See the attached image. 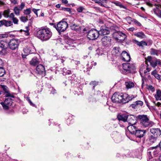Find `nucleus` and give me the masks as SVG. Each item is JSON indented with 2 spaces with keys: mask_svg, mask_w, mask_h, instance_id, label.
<instances>
[{
  "mask_svg": "<svg viewBox=\"0 0 161 161\" xmlns=\"http://www.w3.org/2000/svg\"><path fill=\"white\" fill-rule=\"evenodd\" d=\"M112 3L114 4L116 6H119L120 4V3L119 2H112Z\"/></svg>",
  "mask_w": 161,
  "mask_h": 161,
  "instance_id": "680f3d73",
  "label": "nucleus"
},
{
  "mask_svg": "<svg viewBox=\"0 0 161 161\" xmlns=\"http://www.w3.org/2000/svg\"><path fill=\"white\" fill-rule=\"evenodd\" d=\"M70 27L73 30L77 32H80V28L79 25L75 24L74 23H71L70 25Z\"/></svg>",
  "mask_w": 161,
  "mask_h": 161,
  "instance_id": "bb28decb",
  "label": "nucleus"
},
{
  "mask_svg": "<svg viewBox=\"0 0 161 161\" xmlns=\"http://www.w3.org/2000/svg\"><path fill=\"white\" fill-rule=\"evenodd\" d=\"M150 131L152 135L157 137H159L161 135V130L159 128H151L150 129Z\"/></svg>",
  "mask_w": 161,
  "mask_h": 161,
  "instance_id": "f3484780",
  "label": "nucleus"
},
{
  "mask_svg": "<svg viewBox=\"0 0 161 161\" xmlns=\"http://www.w3.org/2000/svg\"><path fill=\"white\" fill-rule=\"evenodd\" d=\"M146 4L151 7H152L153 6V4L151 3V2H150V1L149 0H148V1L146 3Z\"/></svg>",
  "mask_w": 161,
  "mask_h": 161,
  "instance_id": "5fc2aeb1",
  "label": "nucleus"
},
{
  "mask_svg": "<svg viewBox=\"0 0 161 161\" xmlns=\"http://www.w3.org/2000/svg\"><path fill=\"white\" fill-rule=\"evenodd\" d=\"M147 65V66L146 67L147 68H146V69L144 71V74H146L147 73V72H149L151 70V68L148 67V65Z\"/></svg>",
  "mask_w": 161,
  "mask_h": 161,
  "instance_id": "864d4df0",
  "label": "nucleus"
},
{
  "mask_svg": "<svg viewBox=\"0 0 161 161\" xmlns=\"http://www.w3.org/2000/svg\"><path fill=\"white\" fill-rule=\"evenodd\" d=\"M31 9L28 8L24 10V13L26 15H29L31 13Z\"/></svg>",
  "mask_w": 161,
  "mask_h": 161,
  "instance_id": "a18cd8bd",
  "label": "nucleus"
},
{
  "mask_svg": "<svg viewBox=\"0 0 161 161\" xmlns=\"http://www.w3.org/2000/svg\"><path fill=\"white\" fill-rule=\"evenodd\" d=\"M63 74L64 75H66L67 74H69L71 72L70 70H67L66 68H63Z\"/></svg>",
  "mask_w": 161,
  "mask_h": 161,
  "instance_id": "37998d69",
  "label": "nucleus"
},
{
  "mask_svg": "<svg viewBox=\"0 0 161 161\" xmlns=\"http://www.w3.org/2000/svg\"><path fill=\"white\" fill-rule=\"evenodd\" d=\"M158 147V145H157L156 146L151 147L149 148L147 155L149 159L152 158L153 157H158L159 154L161 153H159Z\"/></svg>",
  "mask_w": 161,
  "mask_h": 161,
  "instance_id": "7ed1b4c3",
  "label": "nucleus"
},
{
  "mask_svg": "<svg viewBox=\"0 0 161 161\" xmlns=\"http://www.w3.org/2000/svg\"><path fill=\"white\" fill-rule=\"evenodd\" d=\"M134 36L141 39L144 38L146 37L144 33L142 32H139L134 34Z\"/></svg>",
  "mask_w": 161,
  "mask_h": 161,
  "instance_id": "7c9ffc66",
  "label": "nucleus"
},
{
  "mask_svg": "<svg viewBox=\"0 0 161 161\" xmlns=\"http://www.w3.org/2000/svg\"><path fill=\"white\" fill-rule=\"evenodd\" d=\"M5 74L4 69L3 67H0V77L3 76Z\"/></svg>",
  "mask_w": 161,
  "mask_h": 161,
  "instance_id": "58836bf2",
  "label": "nucleus"
},
{
  "mask_svg": "<svg viewBox=\"0 0 161 161\" xmlns=\"http://www.w3.org/2000/svg\"><path fill=\"white\" fill-rule=\"evenodd\" d=\"M123 69L126 72L131 73L136 69L134 65L126 63L122 64Z\"/></svg>",
  "mask_w": 161,
  "mask_h": 161,
  "instance_id": "9d476101",
  "label": "nucleus"
},
{
  "mask_svg": "<svg viewBox=\"0 0 161 161\" xmlns=\"http://www.w3.org/2000/svg\"><path fill=\"white\" fill-rule=\"evenodd\" d=\"M8 46V42L6 39L0 40V47L2 48L0 50V56L4 55L7 53L6 50Z\"/></svg>",
  "mask_w": 161,
  "mask_h": 161,
  "instance_id": "1a4fd4ad",
  "label": "nucleus"
},
{
  "mask_svg": "<svg viewBox=\"0 0 161 161\" xmlns=\"http://www.w3.org/2000/svg\"><path fill=\"white\" fill-rule=\"evenodd\" d=\"M157 74L156 70L155 69L151 73V75L154 76Z\"/></svg>",
  "mask_w": 161,
  "mask_h": 161,
  "instance_id": "e2e57ef3",
  "label": "nucleus"
},
{
  "mask_svg": "<svg viewBox=\"0 0 161 161\" xmlns=\"http://www.w3.org/2000/svg\"><path fill=\"white\" fill-rule=\"evenodd\" d=\"M135 104L137 107L139 106H142L143 105V102L141 101H137L135 102Z\"/></svg>",
  "mask_w": 161,
  "mask_h": 161,
  "instance_id": "09e8293b",
  "label": "nucleus"
},
{
  "mask_svg": "<svg viewBox=\"0 0 161 161\" xmlns=\"http://www.w3.org/2000/svg\"><path fill=\"white\" fill-rule=\"evenodd\" d=\"M97 64L96 62H88V64H87V71H89L91 69L93 65L95 66Z\"/></svg>",
  "mask_w": 161,
  "mask_h": 161,
  "instance_id": "e433bc0d",
  "label": "nucleus"
},
{
  "mask_svg": "<svg viewBox=\"0 0 161 161\" xmlns=\"http://www.w3.org/2000/svg\"><path fill=\"white\" fill-rule=\"evenodd\" d=\"M56 93V90L54 88H52V90H51V93L54 94Z\"/></svg>",
  "mask_w": 161,
  "mask_h": 161,
  "instance_id": "13d9d810",
  "label": "nucleus"
},
{
  "mask_svg": "<svg viewBox=\"0 0 161 161\" xmlns=\"http://www.w3.org/2000/svg\"><path fill=\"white\" fill-rule=\"evenodd\" d=\"M150 54L152 55L158 56L160 54V51L153 48H151L150 51Z\"/></svg>",
  "mask_w": 161,
  "mask_h": 161,
  "instance_id": "473e14b6",
  "label": "nucleus"
},
{
  "mask_svg": "<svg viewBox=\"0 0 161 161\" xmlns=\"http://www.w3.org/2000/svg\"><path fill=\"white\" fill-rule=\"evenodd\" d=\"M121 59L123 61L129 62L130 60V57L129 53L125 51H123L121 55Z\"/></svg>",
  "mask_w": 161,
  "mask_h": 161,
  "instance_id": "4468645a",
  "label": "nucleus"
},
{
  "mask_svg": "<svg viewBox=\"0 0 161 161\" xmlns=\"http://www.w3.org/2000/svg\"><path fill=\"white\" fill-rule=\"evenodd\" d=\"M126 20L127 21H131L132 22L134 23L136 25L138 26H141V24L138 21L136 20V19L132 18L130 17H128L126 18Z\"/></svg>",
  "mask_w": 161,
  "mask_h": 161,
  "instance_id": "cd10ccee",
  "label": "nucleus"
},
{
  "mask_svg": "<svg viewBox=\"0 0 161 161\" xmlns=\"http://www.w3.org/2000/svg\"><path fill=\"white\" fill-rule=\"evenodd\" d=\"M19 44V40L17 39H13L8 42L9 48L12 50H17Z\"/></svg>",
  "mask_w": 161,
  "mask_h": 161,
  "instance_id": "6e6552de",
  "label": "nucleus"
},
{
  "mask_svg": "<svg viewBox=\"0 0 161 161\" xmlns=\"http://www.w3.org/2000/svg\"><path fill=\"white\" fill-rule=\"evenodd\" d=\"M132 42L139 47H143L144 46L147 45V43L145 42L142 41L141 42H139L135 39H133L132 40Z\"/></svg>",
  "mask_w": 161,
  "mask_h": 161,
  "instance_id": "393cba45",
  "label": "nucleus"
},
{
  "mask_svg": "<svg viewBox=\"0 0 161 161\" xmlns=\"http://www.w3.org/2000/svg\"><path fill=\"white\" fill-rule=\"evenodd\" d=\"M25 6V4L24 3H21L20 7L19 8L21 10H22L24 8Z\"/></svg>",
  "mask_w": 161,
  "mask_h": 161,
  "instance_id": "6e6d98bb",
  "label": "nucleus"
},
{
  "mask_svg": "<svg viewBox=\"0 0 161 161\" xmlns=\"http://www.w3.org/2000/svg\"><path fill=\"white\" fill-rule=\"evenodd\" d=\"M84 8L82 6H80L77 9V10L79 13L82 12Z\"/></svg>",
  "mask_w": 161,
  "mask_h": 161,
  "instance_id": "3c124183",
  "label": "nucleus"
},
{
  "mask_svg": "<svg viewBox=\"0 0 161 161\" xmlns=\"http://www.w3.org/2000/svg\"><path fill=\"white\" fill-rule=\"evenodd\" d=\"M145 133V130H139L137 129L134 134H135L137 137L141 138L143 136Z\"/></svg>",
  "mask_w": 161,
  "mask_h": 161,
  "instance_id": "412c9836",
  "label": "nucleus"
},
{
  "mask_svg": "<svg viewBox=\"0 0 161 161\" xmlns=\"http://www.w3.org/2000/svg\"><path fill=\"white\" fill-rule=\"evenodd\" d=\"M36 70L38 74L44 76L46 74L45 67L42 64H39L37 65Z\"/></svg>",
  "mask_w": 161,
  "mask_h": 161,
  "instance_id": "f8f14e48",
  "label": "nucleus"
},
{
  "mask_svg": "<svg viewBox=\"0 0 161 161\" xmlns=\"http://www.w3.org/2000/svg\"><path fill=\"white\" fill-rule=\"evenodd\" d=\"M40 63L39 59L36 57L33 58L30 61V64L33 66H36Z\"/></svg>",
  "mask_w": 161,
  "mask_h": 161,
  "instance_id": "a878e982",
  "label": "nucleus"
},
{
  "mask_svg": "<svg viewBox=\"0 0 161 161\" xmlns=\"http://www.w3.org/2000/svg\"><path fill=\"white\" fill-rule=\"evenodd\" d=\"M154 97L157 101L161 100V91L160 90H158L157 91L156 94L155 95Z\"/></svg>",
  "mask_w": 161,
  "mask_h": 161,
  "instance_id": "f704fd0d",
  "label": "nucleus"
},
{
  "mask_svg": "<svg viewBox=\"0 0 161 161\" xmlns=\"http://www.w3.org/2000/svg\"><path fill=\"white\" fill-rule=\"evenodd\" d=\"M9 10H5L3 12V15L6 18L9 17L10 18Z\"/></svg>",
  "mask_w": 161,
  "mask_h": 161,
  "instance_id": "79ce46f5",
  "label": "nucleus"
},
{
  "mask_svg": "<svg viewBox=\"0 0 161 161\" xmlns=\"http://www.w3.org/2000/svg\"><path fill=\"white\" fill-rule=\"evenodd\" d=\"M12 103V99L10 98H6L4 102H1L0 104L4 109L7 110L9 109V106H11Z\"/></svg>",
  "mask_w": 161,
  "mask_h": 161,
  "instance_id": "9b49d317",
  "label": "nucleus"
},
{
  "mask_svg": "<svg viewBox=\"0 0 161 161\" xmlns=\"http://www.w3.org/2000/svg\"><path fill=\"white\" fill-rule=\"evenodd\" d=\"M99 36V32L95 29H91L87 32V37L89 40H94L97 39Z\"/></svg>",
  "mask_w": 161,
  "mask_h": 161,
  "instance_id": "0eeeda50",
  "label": "nucleus"
},
{
  "mask_svg": "<svg viewBox=\"0 0 161 161\" xmlns=\"http://www.w3.org/2000/svg\"><path fill=\"white\" fill-rule=\"evenodd\" d=\"M30 29L28 26H26L25 27V30H23V31L25 32V35L26 36L29 35V31Z\"/></svg>",
  "mask_w": 161,
  "mask_h": 161,
  "instance_id": "de8ad7c7",
  "label": "nucleus"
},
{
  "mask_svg": "<svg viewBox=\"0 0 161 161\" xmlns=\"http://www.w3.org/2000/svg\"><path fill=\"white\" fill-rule=\"evenodd\" d=\"M153 11L157 16L161 18V9H160L158 7H156L153 9Z\"/></svg>",
  "mask_w": 161,
  "mask_h": 161,
  "instance_id": "2f4dec72",
  "label": "nucleus"
},
{
  "mask_svg": "<svg viewBox=\"0 0 161 161\" xmlns=\"http://www.w3.org/2000/svg\"><path fill=\"white\" fill-rule=\"evenodd\" d=\"M35 50V48L33 46L27 47L23 49V51L25 55L27 56L31 53H32Z\"/></svg>",
  "mask_w": 161,
  "mask_h": 161,
  "instance_id": "dca6fc26",
  "label": "nucleus"
},
{
  "mask_svg": "<svg viewBox=\"0 0 161 161\" xmlns=\"http://www.w3.org/2000/svg\"><path fill=\"white\" fill-rule=\"evenodd\" d=\"M10 18L11 19L13 23L15 24H18L19 20L16 17H14V15L13 13H11L10 14Z\"/></svg>",
  "mask_w": 161,
  "mask_h": 161,
  "instance_id": "c85d7f7f",
  "label": "nucleus"
},
{
  "mask_svg": "<svg viewBox=\"0 0 161 161\" xmlns=\"http://www.w3.org/2000/svg\"><path fill=\"white\" fill-rule=\"evenodd\" d=\"M127 30L129 31H133L135 30V29L134 27H132L130 28L129 29H128Z\"/></svg>",
  "mask_w": 161,
  "mask_h": 161,
  "instance_id": "69168bd1",
  "label": "nucleus"
},
{
  "mask_svg": "<svg viewBox=\"0 0 161 161\" xmlns=\"http://www.w3.org/2000/svg\"><path fill=\"white\" fill-rule=\"evenodd\" d=\"M11 2L14 4H15L17 3L16 0H10Z\"/></svg>",
  "mask_w": 161,
  "mask_h": 161,
  "instance_id": "338daca9",
  "label": "nucleus"
},
{
  "mask_svg": "<svg viewBox=\"0 0 161 161\" xmlns=\"http://www.w3.org/2000/svg\"><path fill=\"white\" fill-rule=\"evenodd\" d=\"M61 9L64 11H67L69 12H71V10L70 8H62Z\"/></svg>",
  "mask_w": 161,
  "mask_h": 161,
  "instance_id": "8fccbe9b",
  "label": "nucleus"
},
{
  "mask_svg": "<svg viewBox=\"0 0 161 161\" xmlns=\"http://www.w3.org/2000/svg\"><path fill=\"white\" fill-rule=\"evenodd\" d=\"M137 118L141 125L143 127L150 128L154 125V123L149 120L146 115H138Z\"/></svg>",
  "mask_w": 161,
  "mask_h": 161,
  "instance_id": "f03ea898",
  "label": "nucleus"
},
{
  "mask_svg": "<svg viewBox=\"0 0 161 161\" xmlns=\"http://www.w3.org/2000/svg\"><path fill=\"white\" fill-rule=\"evenodd\" d=\"M135 125H130L127 128L130 133L132 134H134L138 129Z\"/></svg>",
  "mask_w": 161,
  "mask_h": 161,
  "instance_id": "b1692460",
  "label": "nucleus"
},
{
  "mask_svg": "<svg viewBox=\"0 0 161 161\" xmlns=\"http://www.w3.org/2000/svg\"><path fill=\"white\" fill-rule=\"evenodd\" d=\"M32 11L37 16V11L36 9L33 8Z\"/></svg>",
  "mask_w": 161,
  "mask_h": 161,
  "instance_id": "774afa93",
  "label": "nucleus"
},
{
  "mask_svg": "<svg viewBox=\"0 0 161 161\" xmlns=\"http://www.w3.org/2000/svg\"><path fill=\"white\" fill-rule=\"evenodd\" d=\"M99 35H100L101 36L104 35L108 34L109 33V31L108 30V28L105 26L101 27L99 31Z\"/></svg>",
  "mask_w": 161,
  "mask_h": 161,
  "instance_id": "4be33fe9",
  "label": "nucleus"
},
{
  "mask_svg": "<svg viewBox=\"0 0 161 161\" xmlns=\"http://www.w3.org/2000/svg\"><path fill=\"white\" fill-rule=\"evenodd\" d=\"M52 35V32L49 28L46 27H42L37 32L38 38L43 41L48 40Z\"/></svg>",
  "mask_w": 161,
  "mask_h": 161,
  "instance_id": "f257e3e1",
  "label": "nucleus"
},
{
  "mask_svg": "<svg viewBox=\"0 0 161 161\" xmlns=\"http://www.w3.org/2000/svg\"><path fill=\"white\" fill-rule=\"evenodd\" d=\"M157 138L158 137L155 136H154L151 135L149 137V141L150 143H153L156 141Z\"/></svg>",
  "mask_w": 161,
  "mask_h": 161,
  "instance_id": "72a5a7b5",
  "label": "nucleus"
},
{
  "mask_svg": "<svg viewBox=\"0 0 161 161\" xmlns=\"http://www.w3.org/2000/svg\"><path fill=\"white\" fill-rule=\"evenodd\" d=\"M27 100L28 101V102L30 103V104L33 106V107H35V105L34 104H33L32 102H31V100H30V99L28 98V97H27Z\"/></svg>",
  "mask_w": 161,
  "mask_h": 161,
  "instance_id": "603ef678",
  "label": "nucleus"
},
{
  "mask_svg": "<svg viewBox=\"0 0 161 161\" xmlns=\"http://www.w3.org/2000/svg\"><path fill=\"white\" fill-rule=\"evenodd\" d=\"M14 11L16 15H19L20 13L19 11L21 10L18 7H15L14 9Z\"/></svg>",
  "mask_w": 161,
  "mask_h": 161,
  "instance_id": "a19ab883",
  "label": "nucleus"
},
{
  "mask_svg": "<svg viewBox=\"0 0 161 161\" xmlns=\"http://www.w3.org/2000/svg\"><path fill=\"white\" fill-rule=\"evenodd\" d=\"M97 3L102 6H104V5H105L107 3V0H98Z\"/></svg>",
  "mask_w": 161,
  "mask_h": 161,
  "instance_id": "4c0bfd02",
  "label": "nucleus"
},
{
  "mask_svg": "<svg viewBox=\"0 0 161 161\" xmlns=\"http://www.w3.org/2000/svg\"><path fill=\"white\" fill-rule=\"evenodd\" d=\"M98 82L95 81H91L90 83V85L93 86V89H94L95 87L96 86H97L98 84Z\"/></svg>",
  "mask_w": 161,
  "mask_h": 161,
  "instance_id": "ea45409f",
  "label": "nucleus"
},
{
  "mask_svg": "<svg viewBox=\"0 0 161 161\" xmlns=\"http://www.w3.org/2000/svg\"><path fill=\"white\" fill-rule=\"evenodd\" d=\"M4 64V63L2 60L0 58V67H2Z\"/></svg>",
  "mask_w": 161,
  "mask_h": 161,
  "instance_id": "0e129e2a",
  "label": "nucleus"
},
{
  "mask_svg": "<svg viewBox=\"0 0 161 161\" xmlns=\"http://www.w3.org/2000/svg\"><path fill=\"white\" fill-rule=\"evenodd\" d=\"M50 24L54 25V27L56 29L59 33L63 32L65 31L68 26L67 23L64 21H60L59 22L57 25L53 23H50Z\"/></svg>",
  "mask_w": 161,
  "mask_h": 161,
  "instance_id": "20e7f679",
  "label": "nucleus"
},
{
  "mask_svg": "<svg viewBox=\"0 0 161 161\" xmlns=\"http://www.w3.org/2000/svg\"><path fill=\"white\" fill-rule=\"evenodd\" d=\"M113 51L115 53L117 54H119L120 53L119 52V48L118 47H114L113 48Z\"/></svg>",
  "mask_w": 161,
  "mask_h": 161,
  "instance_id": "c03bdc74",
  "label": "nucleus"
},
{
  "mask_svg": "<svg viewBox=\"0 0 161 161\" xmlns=\"http://www.w3.org/2000/svg\"><path fill=\"white\" fill-rule=\"evenodd\" d=\"M124 100L123 101V103H128L133 98H134V97L133 95H129L127 94H124Z\"/></svg>",
  "mask_w": 161,
  "mask_h": 161,
  "instance_id": "5701e85b",
  "label": "nucleus"
},
{
  "mask_svg": "<svg viewBox=\"0 0 161 161\" xmlns=\"http://www.w3.org/2000/svg\"><path fill=\"white\" fill-rule=\"evenodd\" d=\"M126 121L130 125H135L136 123L135 117L131 115H127Z\"/></svg>",
  "mask_w": 161,
  "mask_h": 161,
  "instance_id": "6ab92c4d",
  "label": "nucleus"
},
{
  "mask_svg": "<svg viewBox=\"0 0 161 161\" xmlns=\"http://www.w3.org/2000/svg\"><path fill=\"white\" fill-rule=\"evenodd\" d=\"M148 89L150 90L152 92H153L155 91L154 87L152 85H150L148 86Z\"/></svg>",
  "mask_w": 161,
  "mask_h": 161,
  "instance_id": "4d7b16f0",
  "label": "nucleus"
},
{
  "mask_svg": "<svg viewBox=\"0 0 161 161\" xmlns=\"http://www.w3.org/2000/svg\"><path fill=\"white\" fill-rule=\"evenodd\" d=\"M147 61H148L150 63L151 65L153 68H155L157 65H159L161 67V60L160 59H157L156 58L152 59L151 56H148L146 59V62Z\"/></svg>",
  "mask_w": 161,
  "mask_h": 161,
  "instance_id": "423d86ee",
  "label": "nucleus"
},
{
  "mask_svg": "<svg viewBox=\"0 0 161 161\" xmlns=\"http://www.w3.org/2000/svg\"><path fill=\"white\" fill-rule=\"evenodd\" d=\"M154 77L158 80L160 79V75L157 73L155 75H154Z\"/></svg>",
  "mask_w": 161,
  "mask_h": 161,
  "instance_id": "052dcab7",
  "label": "nucleus"
},
{
  "mask_svg": "<svg viewBox=\"0 0 161 161\" xmlns=\"http://www.w3.org/2000/svg\"><path fill=\"white\" fill-rule=\"evenodd\" d=\"M1 88L3 90V91L6 93L5 96L6 97H10L12 98H14V96L13 94H11L9 91L8 88L5 85L1 86Z\"/></svg>",
  "mask_w": 161,
  "mask_h": 161,
  "instance_id": "aec40b11",
  "label": "nucleus"
},
{
  "mask_svg": "<svg viewBox=\"0 0 161 161\" xmlns=\"http://www.w3.org/2000/svg\"><path fill=\"white\" fill-rule=\"evenodd\" d=\"M130 107H132L134 109H136V108H137V107L136 105V104H135V102H134V104H131L130 105Z\"/></svg>",
  "mask_w": 161,
  "mask_h": 161,
  "instance_id": "bf43d9fd",
  "label": "nucleus"
},
{
  "mask_svg": "<svg viewBox=\"0 0 161 161\" xmlns=\"http://www.w3.org/2000/svg\"><path fill=\"white\" fill-rule=\"evenodd\" d=\"M4 26L6 27H8L13 25V22L10 20H7L6 19H3L0 20V27Z\"/></svg>",
  "mask_w": 161,
  "mask_h": 161,
  "instance_id": "a211bd4d",
  "label": "nucleus"
},
{
  "mask_svg": "<svg viewBox=\"0 0 161 161\" xmlns=\"http://www.w3.org/2000/svg\"><path fill=\"white\" fill-rule=\"evenodd\" d=\"M28 16H26V17L21 16L20 19L22 22H26L28 20Z\"/></svg>",
  "mask_w": 161,
  "mask_h": 161,
  "instance_id": "49530a36",
  "label": "nucleus"
},
{
  "mask_svg": "<svg viewBox=\"0 0 161 161\" xmlns=\"http://www.w3.org/2000/svg\"><path fill=\"white\" fill-rule=\"evenodd\" d=\"M124 97V94L119 92H115L112 96L111 99L114 103H123Z\"/></svg>",
  "mask_w": 161,
  "mask_h": 161,
  "instance_id": "39448f33",
  "label": "nucleus"
},
{
  "mask_svg": "<svg viewBox=\"0 0 161 161\" xmlns=\"http://www.w3.org/2000/svg\"><path fill=\"white\" fill-rule=\"evenodd\" d=\"M125 85L127 89L131 88L134 86V83L132 82L128 81L125 82Z\"/></svg>",
  "mask_w": 161,
  "mask_h": 161,
  "instance_id": "c9c22d12",
  "label": "nucleus"
},
{
  "mask_svg": "<svg viewBox=\"0 0 161 161\" xmlns=\"http://www.w3.org/2000/svg\"><path fill=\"white\" fill-rule=\"evenodd\" d=\"M127 115L125 114L120 115H118L117 118L119 120L125 122L127 121Z\"/></svg>",
  "mask_w": 161,
  "mask_h": 161,
  "instance_id": "c756f323",
  "label": "nucleus"
},
{
  "mask_svg": "<svg viewBox=\"0 0 161 161\" xmlns=\"http://www.w3.org/2000/svg\"><path fill=\"white\" fill-rule=\"evenodd\" d=\"M116 36L115 38L117 40H119L120 42L123 41L126 37V35L121 32H118L116 33Z\"/></svg>",
  "mask_w": 161,
  "mask_h": 161,
  "instance_id": "2eb2a0df",
  "label": "nucleus"
},
{
  "mask_svg": "<svg viewBox=\"0 0 161 161\" xmlns=\"http://www.w3.org/2000/svg\"><path fill=\"white\" fill-rule=\"evenodd\" d=\"M111 38L110 37L105 36L101 39L103 45L105 47H108L110 45Z\"/></svg>",
  "mask_w": 161,
  "mask_h": 161,
  "instance_id": "ddd939ff",
  "label": "nucleus"
}]
</instances>
